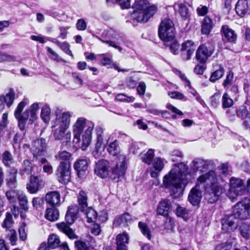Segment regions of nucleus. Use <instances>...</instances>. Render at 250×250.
I'll return each instance as SVG.
<instances>
[{
  "mask_svg": "<svg viewBox=\"0 0 250 250\" xmlns=\"http://www.w3.org/2000/svg\"><path fill=\"white\" fill-rule=\"evenodd\" d=\"M132 221V219L131 216L126 213L116 217L113 222V225L115 227L121 225H127L128 224H130Z\"/></svg>",
  "mask_w": 250,
  "mask_h": 250,
  "instance_id": "30",
  "label": "nucleus"
},
{
  "mask_svg": "<svg viewBox=\"0 0 250 250\" xmlns=\"http://www.w3.org/2000/svg\"><path fill=\"white\" fill-rule=\"evenodd\" d=\"M250 115L247 108L245 105H241L237 109L236 117L243 120Z\"/></svg>",
  "mask_w": 250,
  "mask_h": 250,
  "instance_id": "56",
  "label": "nucleus"
},
{
  "mask_svg": "<svg viewBox=\"0 0 250 250\" xmlns=\"http://www.w3.org/2000/svg\"><path fill=\"white\" fill-rule=\"evenodd\" d=\"M154 156V150L149 149L147 152L141 157L142 161L145 163L150 165Z\"/></svg>",
  "mask_w": 250,
  "mask_h": 250,
  "instance_id": "52",
  "label": "nucleus"
},
{
  "mask_svg": "<svg viewBox=\"0 0 250 250\" xmlns=\"http://www.w3.org/2000/svg\"><path fill=\"white\" fill-rule=\"evenodd\" d=\"M170 208V202L168 200H163L161 201L157 208V213L164 216L168 215V210Z\"/></svg>",
  "mask_w": 250,
  "mask_h": 250,
  "instance_id": "35",
  "label": "nucleus"
},
{
  "mask_svg": "<svg viewBox=\"0 0 250 250\" xmlns=\"http://www.w3.org/2000/svg\"><path fill=\"white\" fill-rule=\"evenodd\" d=\"M3 98L4 99V104H6L8 107L10 106L13 104L15 99L14 91L12 90H10L6 95H3Z\"/></svg>",
  "mask_w": 250,
  "mask_h": 250,
  "instance_id": "55",
  "label": "nucleus"
},
{
  "mask_svg": "<svg viewBox=\"0 0 250 250\" xmlns=\"http://www.w3.org/2000/svg\"><path fill=\"white\" fill-rule=\"evenodd\" d=\"M188 170V166L183 163L175 164L174 167L164 177V186L169 188L170 194L174 198L183 194L188 183L186 177Z\"/></svg>",
  "mask_w": 250,
  "mask_h": 250,
  "instance_id": "1",
  "label": "nucleus"
},
{
  "mask_svg": "<svg viewBox=\"0 0 250 250\" xmlns=\"http://www.w3.org/2000/svg\"><path fill=\"white\" fill-rule=\"evenodd\" d=\"M39 109V104L34 103L23 113H20V117L26 122L28 121L29 124H32L36 119L37 112Z\"/></svg>",
  "mask_w": 250,
  "mask_h": 250,
  "instance_id": "16",
  "label": "nucleus"
},
{
  "mask_svg": "<svg viewBox=\"0 0 250 250\" xmlns=\"http://www.w3.org/2000/svg\"><path fill=\"white\" fill-rule=\"evenodd\" d=\"M102 42L108 44L118 49L120 52L122 51V48L117 44L120 43V40L121 38L119 34L114 30L110 29L106 31H104L101 37H96Z\"/></svg>",
  "mask_w": 250,
  "mask_h": 250,
  "instance_id": "9",
  "label": "nucleus"
},
{
  "mask_svg": "<svg viewBox=\"0 0 250 250\" xmlns=\"http://www.w3.org/2000/svg\"><path fill=\"white\" fill-rule=\"evenodd\" d=\"M14 224V221L12 218V215L11 213L7 212L5 214V218L4 219L1 226L3 228L7 229H11Z\"/></svg>",
  "mask_w": 250,
  "mask_h": 250,
  "instance_id": "47",
  "label": "nucleus"
},
{
  "mask_svg": "<svg viewBox=\"0 0 250 250\" xmlns=\"http://www.w3.org/2000/svg\"><path fill=\"white\" fill-rule=\"evenodd\" d=\"M220 93L216 92L210 98L211 106L216 108L220 104Z\"/></svg>",
  "mask_w": 250,
  "mask_h": 250,
  "instance_id": "58",
  "label": "nucleus"
},
{
  "mask_svg": "<svg viewBox=\"0 0 250 250\" xmlns=\"http://www.w3.org/2000/svg\"><path fill=\"white\" fill-rule=\"evenodd\" d=\"M94 126L92 121L83 117H78L72 126L74 146L85 150L90 144Z\"/></svg>",
  "mask_w": 250,
  "mask_h": 250,
  "instance_id": "2",
  "label": "nucleus"
},
{
  "mask_svg": "<svg viewBox=\"0 0 250 250\" xmlns=\"http://www.w3.org/2000/svg\"><path fill=\"white\" fill-rule=\"evenodd\" d=\"M27 104V100H23L19 104L14 112L15 118L18 120L19 126L22 130H24L25 128L26 121L20 117V113L22 112L23 109Z\"/></svg>",
  "mask_w": 250,
  "mask_h": 250,
  "instance_id": "22",
  "label": "nucleus"
},
{
  "mask_svg": "<svg viewBox=\"0 0 250 250\" xmlns=\"http://www.w3.org/2000/svg\"><path fill=\"white\" fill-rule=\"evenodd\" d=\"M138 227L142 233V234L146 236L148 239L150 240L151 238V234L149 228L147 225L144 222H139Z\"/></svg>",
  "mask_w": 250,
  "mask_h": 250,
  "instance_id": "50",
  "label": "nucleus"
},
{
  "mask_svg": "<svg viewBox=\"0 0 250 250\" xmlns=\"http://www.w3.org/2000/svg\"><path fill=\"white\" fill-rule=\"evenodd\" d=\"M119 159L121 160V161L119 163H117L115 167H112L111 169L110 177L112 179L114 180L123 177L125 173V157H122Z\"/></svg>",
  "mask_w": 250,
  "mask_h": 250,
  "instance_id": "17",
  "label": "nucleus"
},
{
  "mask_svg": "<svg viewBox=\"0 0 250 250\" xmlns=\"http://www.w3.org/2000/svg\"><path fill=\"white\" fill-rule=\"evenodd\" d=\"M237 114V108L234 107L227 108L226 111V115L230 120L235 119Z\"/></svg>",
  "mask_w": 250,
  "mask_h": 250,
  "instance_id": "57",
  "label": "nucleus"
},
{
  "mask_svg": "<svg viewBox=\"0 0 250 250\" xmlns=\"http://www.w3.org/2000/svg\"><path fill=\"white\" fill-rule=\"evenodd\" d=\"M222 107L223 109H227L231 107L234 104L233 100L231 98L228 93L225 92L221 99Z\"/></svg>",
  "mask_w": 250,
  "mask_h": 250,
  "instance_id": "39",
  "label": "nucleus"
},
{
  "mask_svg": "<svg viewBox=\"0 0 250 250\" xmlns=\"http://www.w3.org/2000/svg\"><path fill=\"white\" fill-rule=\"evenodd\" d=\"M78 202L79 204L78 210L84 212L85 209L88 207L87 196L86 192L81 190L78 195Z\"/></svg>",
  "mask_w": 250,
  "mask_h": 250,
  "instance_id": "34",
  "label": "nucleus"
},
{
  "mask_svg": "<svg viewBox=\"0 0 250 250\" xmlns=\"http://www.w3.org/2000/svg\"><path fill=\"white\" fill-rule=\"evenodd\" d=\"M75 245L77 250H89V246L83 241H76Z\"/></svg>",
  "mask_w": 250,
  "mask_h": 250,
  "instance_id": "62",
  "label": "nucleus"
},
{
  "mask_svg": "<svg viewBox=\"0 0 250 250\" xmlns=\"http://www.w3.org/2000/svg\"><path fill=\"white\" fill-rule=\"evenodd\" d=\"M164 166L162 159L159 157L156 158L153 163V167L151 169L150 175L153 178H156L159 176Z\"/></svg>",
  "mask_w": 250,
  "mask_h": 250,
  "instance_id": "25",
  "label": "nucleus"
},
{
  "mask_svg": "<svg viewBox=\"0 0 250 250\" xmlns=\"http://www.w3.org/2000/svg\"><path fill=\"white\" fill-rule=\"evenodd\" d=\"M149 4L147 0H135L132 5L133 12L131 14V18L138 22H147L157 10L156 5Z\"/></svg>",
  "mask_w": 250,
  "mask_h": 250,
  "instance_id": "5",
  "label": "nucleus"
},
{
  "mask_svg": "<svg viewBox=\"0 0 250 250\" xmlns=\"http://www.w3.org/2000/svg\"><path fill=\"white\" fill-rule=\"evenodd\" d=\"M188 3L185 1H178L175 4L174 9L177 11L183 19H188L190 15Z\"/></svg>",
  "mask_w": 250,
  "mask_h": 250,
  "instance_id": "19",
  "label": "nucleus"
},
{
  "mask_svg": "<svg viewBox=\"0 0 250 250\" xmlns=\"http://www.w3.org/2000/svg\"><path fill=\"white\" fill-rule=\"evenodd\" d=\"M192 163L194 169L203 171L208 168L211 161L204 160L200 158H196L192 161Z\"/></svg>",
  "mask_w": 250,
  "mask_h": 250,
  "instance_id": "28",
  "label": "nucleus"
},
{
  "mask_svg": "<svg viewBox=\"0 0 250 250\" xmlns=\"http://www.w3.org/2000/svg\"><path fill=\"white\" fill-rule=\"evenodd\" d=\"M17 169L14 167L7 170L5 178L6 184L7 186L11 188L15 187L17 183Z\"/></svg>",
  "mask_w": 250,
  "mask_h": 250,
  "instance_id": "26",
  "label": "nucleus"
},
{
  "mask_svg": "<svg viewBox=\"0 0 250 250\" xmlns=\"http://www.w3.org/2000/svg\"><path fill=\"white\" fill-rule=\"evenodd\" d=\"M167 107L168 109L170 110L172 113H174L175 114L171 115L169 112L167 111H162L161 115L163 118L169 119L172 117L173 119H175L177 117V115L181 116L183 115L182 111L178 109L171 104H167Z\"/></svg>",
  "mask_w": 250,
  "mask_h": 250,
  "instance_id": "33",
  "label": "nucleus"
},
{
  "mask_svg": "<svg viewBox=\"0 0 250 250\" xmlns=\"http://www.w3.org/2000/svg\"><path fill=\"white\" fill-rule=\"evenodd\" d=\"M160 38L165 42L172 41L175 37L174 28L172 21L169 19L162 21L158 30Z\"/></svg>",
  "mask_w": 250,
  "mask_h": 250,
  "instance_id": "8",
  "label": "nucleus"
},
{
  "mask_svg": "<svg viewBox=\"0 0 250 250\" xmlns=\"http://www.w3.org/2000/svg\"><path fill=\"white\" fill-rule=\"evenodd\" d=\"M60 238L56 234H52L49 236L47 246L50 248L55 249L58 248L60 246Z\"/></svg>",
  "mask_w": 250,
  "mask_h": 250,
  "instance_id": "41",
  "label": "nucleus"
},
{
  "mask_svg": "<svg viewBox=\"0 0 250 250\" xmlns=\"http://www.w3.org/2000/svg\"><path fill=\"white\" fill-rule=\"evenodd\" d=\"M222 230L224 233L234 231L238 225V220L232 214L225 216L221 220Z\"/></svg>",
  "mask_w": 250,
  "mask_h": 250,
  "instance_id": "10",
  "label": "nucleus"
},
{
  "mask_svg": "<svg viewBox=\"0 0 250 250\" xmlns=\"http://www.w3.org/2000/svg\"><path fill=\"white\" fill-rule=\"evenodd\" d=\"M176 211L178 217H181L186 221L189 219V211L186 208L179 206L177 207Z\"/></svg>",
  "mask_w": 250,
  "mask_h": 250,
  "instance_id": "49",
  "label": "nucleus"
},
{
  "mask_svg": "<svg viewBox=\"0 0 250 250\" xmlns=\"http://www.w3.org/2000/svg\"><path fill=\"white\" fill-rule=\"evenodd\" d=\"M110 172V163L108 161L102 159L96 163L94 172L97 176L105 178L109 176Z\"/></svg>",
  "mask_w": 250,
  "mask_h": 250,
  "instance_id": "14",
  "label": "nucleus"
},
{
  "mask_svg": "<svg viewBox=\"0 0 250 250\" xmlns=\"http://www.w3.org/2000/svg\"><path fill=\"white\" fill-rule=\"evenodd\" d=\"M78 209L73 206L69 207L65 215V220L69 225L72 224L77 218Z\"/></svg>",
  "mask_w": 250,
  "mask_h": 250,
  "instance_id": "36",
  "label": "nucleus"
},
{
  "mask_svg": "<svg viewBox=\"0 0 250 250\" xmlns=\"http://www.w3.org/2000/svg\"><path fill=\"white\" fill-rule=\"evenodd\" d=\"M237 219L250 218V199L247 198L238 202L233 208L231 213Z\"/></svg>",
  "mask_w": 250,
  "mask_h": 250,
  "instance_id": "7",
  "label": "nucleus"
},
{
  "mask_svg": "<svg viewBox=\"0 0 250 250\" xmlns=\"http://www.w3.org/2000/svg\"><path fill=\"white\" fill-rule=\"evenodd\" d=\"M60 214L57 207H47L45 217L48 220L54 222L58 220Z\"/></svg>",
  "mask_w": 250,
  "mask_h": 250,
  "instance_id": "32",
  "label": "nucleus"
},
{
  "mask_svg": "<svg viewBox=\"0 0 250 250\" xmlns=\"http://www.w3.org/2000/svg\"><path fill=\"white\" fill-rule=\"evenodd\" d=\"M7 235L11 244L12 245H15L17 240L16 231L13 229H11L9 230V232Z\"/></svg>",
  "mask_w": 250,
  "mask_h": 250,
  "instance_id": "61",
  "label": "nucleus"
},
{
  "mask_svg": "<svg viewBox=\"0 0 250 250\" xmlns=\"http://www.w3.org/2000/svg\"><path fill=\"white\" fill-rule=\"evenodd\" d=\"M233 82L234 74L231 70H230L227 73L225 79L222 83V86L226 90H228L229 86L233 84Z\"/></svg>",
  "mask_w": 250,
  "mask_h": 250,
  "instance_id": "40",
  "label": "nucleus"
},
{
  "mask_svg": "<svg viewBox=\"0 0 250 250\" xmlns=\"http://www.w3.org/2000/svg\"><path fill=\"white\" fill-rule=\"evenodd\" d=\"M239 231L242 236L246 239L250 238V224L243 223L239 227Z\"/></svg>",
  "mask_w": 250,
  "mask_h": 250,
  "instance_id": "44",
  "label": "nucleus"
},
{
  "mask_svg": "<svg viewBox=\"0 0 250 250\" xmlns=\"http://www.w3.org/2000/svg\"><path fill=\"white\" fill-rule=\"evenodd\" d=\"M198 184L203 185L205 189V198L209 203L216 202L223 191V188L218 181L217 176L213 170L202 174L197 180Z\"/></svg>",
  "mask_w": 250,
  "mask_h": 250,
  "instance_id": "4",
  "label": "nucleus"
},
{
  "mask_svg": "<svg viewBox=\"0 0 250 250\" xmlns=\"http://www.w3.org/2000/svg\"><path fill=\"white\" fill-rule=\"evenodd\" d=\"M47 144L44 139H37L32 143L30 151L34 158L43 156L46 152Z\"/></svg>",
  "mask_w": 250,
  "mask_h": 250,
  "instance_id": "12",
  "label": "nucleus"
},
{
  "mask_svg": "<svg viewBox=\"0 0 250 250\" xmlns=\"http://www.w3.org/2000/svg\"><path fill=\"white\" fill-rule=\"evenodd\" d=\"M83 212L86 216L88 223L94 222L98 218L97 212L91 207L86 208Z\"/></svg>",
  "mask_w": 250,
  "mask_h": 250,
  "instance_id": "42",
  "label": "nucleus"
},
{
  "mask_svg": "<svg viewBox=\"0 0 250 250\" xmlns=\"http://www.w3.org/2000/svg\"><path fill=\"white\" fill-rule=\"evenodd\" d=\"M42 183L37 176L31 175L29 183L26 185V188L30 193H36L42 188Z\"/></svg>",
  "mask_w": 250,
  "mask_h": 250,
  "instance_id": "20",
  "label": "nucleus"
},
{
  "mask_svg": "<svg viewBox=\"0 0 250 250\" xmlns=\"http://www.w3.org/2000/svg\"><path fill=\"white\" fill-rule=\"evenodd\" d=\"M71 166L59 165L56 171V176L59 182L67 184L71 179Z\"/></svg>",
  "mask_w": 250,
  "mask_h": 250,
  "instance_id": "13",
  "label": "nucleus"
},
{
  "mask_svg": "<svg viewBox=\"0 0 250 250\" xmlns=\"http://www.w3.org/2000/svg\"><path fill=\"white\" fill-rule=\"evenodd\" d=\"M201 191L195 188L191 189L188 197V201L193 206L198 205L201 201Z\"/></svg>",
  "mask_w": 250,
  "mask_h": 250,
  "instance_id": "29",
  "label": "nucleus"
},
{
  "mask_svg": "<svg viewBox=\"0 0 250 250\" xmlns=\"http://www.w3.org/2000/svg\"><path fill=\"white\" fill-rule=\"evenodd\" d=\"M45 200L47 207H58L60 205L61 196L58 191H50L46 194Z\"/></svg>",
  "mask_w": 250,
  "mask_h": 250,
  "instance_id": "18",
  "label": "nucleus"
},
{
  "mask_svg": "<svg viewBox=\"0 0 250 250\" xmlns=\"http://www.w3.org/2000/svg\"><path fill=\"white\" fill-rule=\"evenodd\" d=\"M2 162L6 167H10L14 163V159L11 153L8 151H5L2 155Z\"/></svg>",
  "mask_w": 250,
  "mask_h": 250,
  "instance_id": "45",
  "label": "nucleus"
},
{
  "mask_svg": "<svg viewBox=\"0 0 250 250\" xmlns=\"http://www.w3.org/2000/svg\"><path fill=\"white\" fill-rule=\"evenodd\" d=\"M20 193H21L20 192H18L14 189H10L6 192L5 195L7 199L10 203H14L17 201Z\"/></svg>",
  "mask_w": 250,
  "mask_h": 250,
  "instance_id": "51",
  "label": "nucleus"
},
{
  "mask_svg": "<svg viewBox=\"0 0 250 250\" xmlns=\"http://www.w3.org/2000/svg\"><path fill=\"white\" fill-rule=\"evenodd\" d=\"M51 109L48 105H44L42 108L41 117L45 123H48L50 120Z\"/></svg>",
  "mask_w": 250,
  "mask_h": 250,
  "instance_id": "43",
  "label": "nucleus"
},
{
  "mask_svg": "<svg viewBox=\"0 0 250 250\" xmlns=\"http://www.w3.org/2000/svg\"><path fill=\"white\" fill-rule=\"evenodd\" d=\"M116 99L119 101L131 103L134 101L135 98L132 96H127L124 94H118L116 96Z\"/></svg>",
  "mask_w": 250,
  "mask_h": 250,
  "instance_id": "59",
  "label": "nucleus"
},
{
  "mask_svg": "<svg viewBox=\"0 0 250 250\" xmlns=\"http://www.w3.org/2000/svg\"><path fill=\"white\" fill-rule=\"evenodd\" d=\"M57 227L60 230L67 235L70 239H74L77 238V236L75 235L72 229H71L67 224L62 222L58 224Z\"/></svg>",
  "mask_w": 250,
  "mask_h": 250,
  "instance_id": "37",
  "label": "nucleus"
},
{
  "mask_svg": "<svg viewBox=\"0 0 250 250\" xmlns=\"http://www.w3.org/2000/svg\"><path fill=\"white\" fill-rule=\"evenodd\" d=\"M16 60V58L15 56L0 52V62L4 61L14 62Z\"/></svg>",
  "mask_w": 250,
  "mask_h": 250,
  "instance_id": "60",
  "label": "nucleus"
},
{
  "mask_svg": "<svg viewBox=\"0 0 250 250\" xmlns=\"http://www.w3.org/2000/svg\"><path fill=\"white\" fill-rule=\"evenodd\" d=\"M221 33L223 41L233 42L236 40L237 34L234 30L230 28L227 25L222 26Z\"/></svg>",
  "mask_w": 250,
  "mask_h": 250,
  "instance_id": "23",
  "label": "nucleus"
},
{
  "mask_svg": "<svg viewBox=\"0 0 250 250\" xmlns=\"http://www.w3.org/2000/svg\"><path fill=\"white\" fill-rule=\"evenodd\" d=\"M232 245L229 243H223L218 245L215 250H231Z\"/></svg>",
  "mask_w": 250,
  "mask_h": 250,
  "instance_id": "64",
  "label": "nucleus"
},
{
  "mask_svg": "<svg viewBox=\"0 0 250 250\" xmlns=\"http://www.w3.org/2000/svg\"><path fill=\"white\" fill-rule=\"evenodd\" d=\"M224 68L223 67H219V68L211 73L209 78V81L212 83H214L216 81L221 79L224 75Z\"/></svg>",
  "mask_w": 250,
  "mask_h": 250,
  "instance_id": "46",
  "label": "nucleus"
},
{
  "mask_svg": "<svg viewBox=\"0 0 250 250\" xmlns=\"http://www.w3.org/2000/svg\"><path fill=\"white\" fill-rule=\"evenodd\" d=\"M99 57H102L101 62L103 65L107 66L112 64L113 67L118 72H127L128 70L120 69L118 66L113 63L112 61V56L109 54H102L98 55Z\"/></svg>",
  "mask_w": 250,
  "mask_h": 250,
  "instance_id": "31",
  "label": "nucleus"
},
{
  "mask_svg": "<svg viewBox=\"0 0 250 250\" xmlns=\"http://www.w3.org/2000/svg\"><path fill=\"white\" fill-rule=\"evenodd\" d=\"M214 46L201 44L196 52V58L200 62L204 63L214 51Z\"/></svg>",
  "mask_w": 250,
  "mask_h": 250,
  "instance_id": "11",
  "label": "nucleus"
},
{
  "mask_svg": "<svg viewBox=\"0 0 250 250\" xmlns=\"http://www.w3.org/2000/svg\"><path fill=\"white\" fill-rule=\"evenodd\" d=\"M74 168L77 171L78 176L81 177L88 168L86 160L84 159H78L74 164Z\"/></svg>",
  "mask_w": 250,
  "mask_h": 250,
  "instance_id": "27",
  "label": "nucleus"
},
{
  "mask_svg": "<svg viewBox=\"0 0 250 250\" xmlns=\"http://www.w3.org/2000/svg\"><path fill=\"white\" fill-rule=\"evenodd\" d=\"M250 6L248 0H238L235 5V11L237 14L241 17H244L249 13Z\"/></svg>",
  "mask_w": 250,
  "mask_h": 250,
  "instance_id": "24",
  "label": "nucleus"
},
{
  "mask_svg": "<svg viewBox=\"0 0 250 250\" xmlns=\"http://www.w3.org/2000/svg\"><path fill=\"white\" fill-rule=\"evenodd\" d=\"M246 193V188L243 181L240 178L232 177L229 180V188L228 193L229 198L234 200L237 196Z\"/></svg>",
  "mask_w": 250,
  "mask_h": 250,
  "instance_id": "6",
  "label": "nucleus"
},
{
  "mask_svg": "<svg viewBox=\"0 0 250 250\" xmlns=\"http://www.w3.org/2000/svg\"><path fill=\"white\" fill-rule=\"evenodd\" d=\"M58 46L63 50L66 54L73 57V55L69 49V44L66 42H61Z\"/></svg>",
  "mask_w": 250,
  "mask_h": 250,
  "instance_id": "63",
  "label": "nucleus"
},
{
  "mask_svg": "<svg viewBox=\"0 0 250 250\" xmlns=\"http://www.w3.org/2000/svg\"><path fill=\"white\" fill-rule=\"evenodd\" d=\"M213 28V23L208 17L204 18L202 24L201 31L203 34L208 35Z\"/></svg>",
  "mask_w": 250,
  "mask_h": 250,
  "instance_id": "38",
  "label": "nucleus"
},
{
  "mask_svg": "<svg viewBox=\"0 0 250 250\" xmlns=\"http://www.w3.org/2000/svg\"><path fill=\"white\" fill-rule=\"evenodd\" d=\"M196 48V45L191 40L184 42L181 45V56L184 61L190 60Z\"/></svg>",
  "mask_w": 250,
  "mask_h": 250,
  "instance_id": "15",
  "label": "nucleus"
},
{
  "mask_svg": "<svg viewBox=\"0 0 250 250\" xmlns=\"http://www.w3.org/2000/svg\"><path fill=\"white\" fill-rule=\"evenodd\" d=\"M55 118L52 122V132L53 136L55 140H62L64 138L65 141L63 143L67 145L70 142L71 134L66 133V130L69 127L72 113L70 111L62 112L59 107H56L55 111Z\"/></svg>",
  "mask_w": 250,
  "mask_h": 250,
  "instance_id": "3",
  "label": "nucleus"
},
{
  "mask_svg": "<svg viewBox=\"0 0 250 250\" xmlns=\"http://www.w3.org/2000/svg\"><path fill=\"white\" fill-rule=\"evenodd\" d=\"M18 199L20 202L21 208L24 210H27L28 209V200L25 194L21 192V193L19 195Z\"/></svg>",
  "mask_w": 250,
  "mask_h": 250,
  "instance_id": "54",
  "label": "nucleus"
},
{
  "mask_svg": "<svg viewBox=\"0 0 250 250\" xmlns=\"http://www.w3.org/2000/svg\"><path fill=\"white\" fill-rule=\"evenodd\" d=\"M107 151L111 155L113 156L117 155L120 152L118 142L116 140H115L113 142L110 143L107 147Z\"/></svg>",
  "mask_w": 250,
  "mask_h": 250,
  "instance_id": "53",
  "label": "nucleus"
},
{
  "mask_svg": "<svg viewBox=\"0 0 250 250\" xmlns=\"http://www.w3.org/2000/svg\"><path fill=\"white\" fill-rule=\"evenodd\" d=\"M23 168L21 169L20 173L21 175H29L32 170V166L31 162L28 160H24L22 164Z\"/></svg>",
  "mask_w": 250,
  "mask_h": 250,
  "instance_id": "48",
  "label": "nucleus"
},
{
  "mask_svg": "<svg viewBox=\"0 0 250 250\" xmlns=\"http://www.w3.org/2000/svg\"><path fill=\"white\" fill-rule=\"evenodd\" d=\"M55 158L60 162L59 165L71 166V162L72 160L71 153L65 150L61 151L58 152Z\"/></svg>",
  "mask_w": 250,
  "mask_h": 250,
  "instance_id": "21",
  "label": "nucleus"
}]
</instances>
